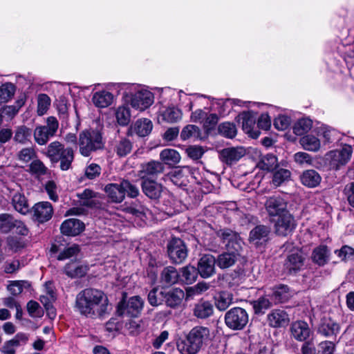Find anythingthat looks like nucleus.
Returning a JSON list of instances; mask_svg holds the SVG:
<instances>
[{"label":"nucleus","mask_w":354,"mask_h":354,"mask_svg":"<svg viewBox=\"0 0 354 354\" xmlns=\"http://www.w3.org/2000/svg\"><path fill=\"white\" fill-rule=\"evenodd\" d=\"M209 329L198 326L193 328L186 336V339L178 344V351L182 354H196L203 343L209 339Z\"/></svg>","instance_id":"obj_2"},{"label":"nucleus","mask_w":354,"mask_h":354,"mask_svg":"<svg viewBox=\"0 0 354 354\" xmlns=\"http://www.w3.org/2000/svg\"><path fill=\"white\" fill-rule=\"evenodd\" d=\"M142 189L144 194L152 199L158 198L162 192V185L153 179L142 180Z\"/></svg>","instance_id":"obj_23"},{"label":"nucleus","mask_w":354,"mask_h":354,"mask_svg":"<svg viewBox=\"0 0 354 354\" xmlns=\"http://www.w3.org/2000/svg\"><path fill=\"white\" fill-rule=\"evenodd\" d=\"M198 274L194 266H187L181 269L180 280L186 283H192L196 281Z\"/></svg>","instance_id":"obj_46"},{"label":"nucleus","mask_w":354,"mask_h":354,"mask_svg":"<svg viewBox=\"0 0 354 354\" xmlns=\"http://www.w3.org/2000/svg\"><path fill=\"white\" fill-rule=\"evenodd\" d=\"M115 117L118 123L121 126L127 125L131 121V113L129 107L119 106L115 111Z\"/></svg>","instance_id":"obj_53"},{"label":"nucleus","mask_w":354,"mask_h":354,"mask_svg":"<svg viewBox=\"0 0 354 354\" xmlns=\"http://www.w3.org/2000/svg\"><path fill=\"white\" fill-rule=\"evenodd\" d=\"M6 243L8 248L15 252L25 247L24 241L21 238L16 236H8Z\"/></svg>","instance_id":"obj_60"},{"label":"nucleus","mask_w":354,"mask_h":354,"mask_svg":"<svg viewBox=\"0 0 354 354\" xmlns=\"http://www.w3.org/2000/svg\"><path fill=\"white\" fill-rule=\"evenodd\" d=\"M218 132L223 137L233 138L236 136L237 130L233 122H225L218 125Z\"/></svg>","instance_id":"obj_50"},{"label":"nucleus","mask_w":354,"mask_h":354,"mask_svg":"<svg viewBox=\"0 0 354 354\" xmlns=\"http://www.w3.org/2000/svg\"><path fill=\"white\" fill-rule=\"evenodd\" d=\"M104 192L113 203H120L125 198L122 181L120 183H110L105 186Z\"/></svg>","instance_id":"obj_21"},{"label":"nucleus","mask_w":354,"mask_h":354,"mask_svg":"<svg viewBox=\"0 0 354 354\" xmlns=\"http://www.w3.org/2000/svg\"><path fill=\"white\" fill-rule=\"evenodd\" d=\"M59 123L55 117H48L46 125L36 127L33 131L35 142L39 145H44L57 131Z\"/></svg>","instance_id":"obj_4"},{"label":"nucleus","mask_w":354,"mask_h":354,"mask_svg":"<svg viewBox=\"0 0 354 354\" xmlns=\"http://www.w3.org/2000/svg\"><path fill=\"white\" fill-rule=\"evenodd\" d=\"M32 130L26 125L15 127L13 140L18 144L26 145L31 141Z\"/></svg>","instance_id":"obj_27"},{"label":"nucleus","mask_w":354,"mask_h":354,"mask_svg":"<svg viewBox=\"0 0 354 354\" xmlns=\"http://www.w3.org/2000/svg\"><path fill=\"white\" fill-rule=\"evenodd\" d=\"M242 120V129L243 131L252 138H257L259 136V131L255 129L256 119L251 112H243L239 115Z\"/></svg>","instance_id":"obj_19"},{"label":"nucleus","mask_w":354,"mask_h":354,"mask_svg":"<svg viewBox=\"0 0 354 354\" xmlns=\"http://www.w3.org/2000/svg\"><path fill=\"white\" fill-rule=\"evenodd\" d=\"M335 253L341 259L342 261H346L352 259L354 257V248L345 245L339 250H336Z\"/></svg>","instance_id":"obj_59"},{"label":"nucleus","mask_w":354,"mask_h":354,"mask_svg":"<svg viewBox=\"0 0 354 354\" xmlns=\"http://www.w3.org/2000/svg\"><path fill=\"white\" fill-rule=\"evenodd\" d=\"M328 257V251L327 247L325 245H320L314 249L313 252V260L319 266L324 265Z\"/></svg>","instance_id":"obj_47"},{"label":"nucleus","mask_w":354,"mask_h":354,"mask_svg":"<svg viewBox=\"0 0 354 354\" xmlns=\"http://www.w3.org/2000/svg\"><path fill=\"white\" fill-rule=\"evenodd\" d=\"M13 230L22 236H27L28 234V229L23 221L15 218L10 214H0V232L8 234Z\"/></svg>","instance_id":"obj_5"},{"label":"nucleus","mask_w":354,"mask_h":354,"mask_svg":"<svg viewBox=\"0 0 354 354\" xmlns=\"http://www.w3.org/2000/svg\"><path fill=\"white\" fill-rule=\"evenodd\" d=\"M12 203L15 209L22 214H26L29 212L28 201L25 196L20 193L13 195Z\"/></svg>","instance_id":"obj_37"},{"label":"nucleus","mask_w":354,"mask_h":354,"mask_svg":"<svg viewBox=\"0 0 354 354\" xmlns=\"http://www.w3.org/2000/svg\"><path fill=\"white\" fill-rule=\"evenodd\" d=\"M274 223V232L278 236H287L290 234L297 226L294 216L289 212H286L272 219Z\"/></svg>","instance_id":"obj_8"},{"label":"nucleus","mask_w":354,"mask_h":354,"mask_svg":"<svg viewBox=\"0 0 354 354\" xmlns=\"http://www.w3.org/2000/svg\"><path fill=\"white\" fill-rule=\"evenodd\" d=\"M45 190L50 200L56 202L58 201L57 187L53 180H48L45 185Z\"/></svg>","instance_id":"obj_62"},{"label":"nucleus","mask_w":354,"mask_h":354,"mask_svg":"<svg viewBox=\"0 0 354 354\" xmlns=\"http://www.w3.org/2000/svg\"><path fill=\"white\" fill-rule=\"evenodd\" d=\"M217 236L229 252H235L239 254L242 250L243 242L236 232L230 229H222L217 232Z\"/></svg>","instance_id":"obj_7"},{"label":"nucleus","mask_w":354,"mask_h":354,"mask_svg":"<svg viewBox=\"0 0 354 354\" xmlns=\"http://www.w3.org/2000/svg\"><path fill=\"white\" fill-rule=\"evenodd\" d=\"M291 122V120L286 115H279L275 118L274 121V127L280 131L286 130L288 128Z\"/></svg>","instance_id":"obj_63"},{"label":"nucleus","mask_w":354,"mask_h":354,"mask_svg":"<svg viewBox=\"0 0 354 354\" xmlns=\"http://www.w3.org/2000/svg\"><path fill=\"white\" fill-rule=\"evenodd\" d=\"M194 315L201 319H205L214 313V308L209 301H201L196 304L194 310Z\"/></svg>","instance_id":"obj_33"},{"label":"nucleus","mask_w":354,"mask_h":354,"mask_svg":"<svg viewBox=\"0 0 354 354\" xmlns=\"http://www.w3.org/2000/svg\"><path fill=\"white\" fill-rule=\"evenodd\" d=\"M144 301L139 296H134L128 300L127 303L120 302L118 305V312L120 315L137 317L142 311Z\"/></svg>","instance_id":"obj_12"},{"label":"nucleus","mask_w":354,"mask_h":354,"mask_svg":"<svg viewBox=\"0 0 354 354\" xmlns=\"http://www.w3.org/2000/svg\"><path fill=\"white\" fill-rule=\"evenodd\" d=\"M225 322L230 329L241 330L248 322V315L245 309L235 307L225 313Z\"/></svg>","instance_id":"obj_6"},{"label":"nucleus","mask_w":354,"mask_h":354,"mask_svg":"<svg viewBox=\"0 0 354 354\" xmlns=\"http://www.w3.org/2000/svg\"><path fill=\"white\" fill-rule=\"evenodd\" d=\"M164 171V166L162 162L156 160H151L143 163L140 166L139 176L142 180L153 179Z\"/></svg>","instance_id":"obj_15"},{"label":"nucleus","mask_w":354,"mask_h":354,"mask_svg":"<svg viewBox=\"0 0 354 354\" xmlns=\"http://www.w3.org/2000/svg\"><path fill=\"white\" fill-rule=\"evenodd\" d=\"M64 148L62 143L55 141L48 145L44 153L52 162H57V158H59V154Z\"/></svg>","instance_id":"obj_38"},{"label":"nucleus","mask_w":354,"mask_h":354,"mask_svg":"<svg viewBox=\"0 0 354 354\" xmlns=\"http://www.w3.org/2000/svg\"><path fill=\"white\" fill-rule=\"evenodd\" d=\"M291 177V172L286 169H279L273 173L272 184L277 187L288 182Z\"/></svg>","instance_id":"obj_43"},{"label":"nucleus","mask_w":354,"mask_h":354,"mask_svg":"<svg viewBox=\"0 0 354 354\" xmlns=\"http://www.w3.org/2000/svg\"><path fill=\"white\" fill-rule=\"evenodd\" d=\"M97 196V193L86 189L82 193L78 194V197L82 200V204L85 206L92 207L95 205L93 198Z\"/></svg>","instance_id":"obj_57"},{"label":"nucleus","mask_w":354,"mask_h":354,"mask_svg":"<svg viewBox=\"0 0 354 354\" xmlns=\"http://www.w3.org/2000/svg\"><path fill=\"white\" fill-rule=\"evenodd\" d=\"M254 312L257 315L264 314L266 310L272 306V303L266 297H261L256 300L251 301Z\"/></svg>","instance_id":"obj_44"},{"label":"nucleus","mask_w":354,"mask_h":354,"mask_svg":"<svg viewBox=\"0 0 354 354\" xmlns=\"http://www.w3.org/2000/svg\"><path fill=\"white\" fill-rule=\"evenodd\" d=\"M299 142L304 149L311 151H318L321 145L319 140L310 134L303 136Z\"/></svg>","instance_id":"obj_39"},{"label":"nucleus","mask_w":354,"mask_h":354,"mask_svg":"<svg viewBox=\"0 0 354 354\" xmlns=\"http://www.w3.org/2000/svg\"><path fill=\"white\" fill-rule=\"evenodd\" d=\"M132 145L127 138L120 139L116 144L115 151L120 156H125L131 151Z\"/></svg>","instance_id":"obj_55"},{"label":"nucleus","mask_w":354,"mask_h":354,"mask_svg":"<svg viewBox=\"0 0 354 354\" xmlns=\"http://www.w3.org/2000/svg\"><path fill=\"white\" fill-rule=\"evenodd\" d=\"M113 95L109 91H102L93 94L92 101L99 108H106L111 104Z\"/></svg>","instance_id":"obj_30"},{"label":"nucleus","mask_w":354,"mask_h":354,"mask_svg":"<svg viewBox=\"0 0 354 354\" xmlns=\"http://www.w3.org/2000/svg\"><path fill=\"white\" fill-rule=\"evenodd\" d=\"M300 179L304 185L308 187H315L319 185L322 178L315 170L309 169L303 172Z\"/></svg>","instance_id":"obj_29"},{"label":"nucleus","mask_w":354,"mask_h":354,"mask_svg":"<svg viewBox=\"0 0 354 354\" xmlns=\"http://www.w3.org/2000/svg\"><path fill=\"white\" fill-rule=\"evenodd\" d=\"M319 354H333L335 344L331 341H324L319 344Z\"/></svg>","instance_id":"obj_64"},{"label":"nucleus","mask_w":354,"mask_h":354,"mask_svg":"<svg viewBox=\"0 0 354 354\" xmlns=\"http://www.w3.org/2000/svg\"><path fill=\"white\" fill-rule=\"evenodd\" d=\"M233 296L227 292H221L215 297V306L221 311L225 310L232 303Z\"/></svg>","instance_id":"obj_42"},{"label":"nucleus","mask_w":354,"mask_h":354,"mask_svg":"<svg viewBox=\"0 0 354 354\" xmlns=\"http://www.w3.org/2000/svg\"><path fill=\"white\" fill-rule=\"evenodd\" d=\"M154 102L153 93L146 88H140L132 94L130 98L131 106L140 111L151 106Z\"/></svg>","instance_id":"obj_11"},{"label":"nucleus","mask_w":354,"mask_h":354,"mask_svg":"<svg viewBox=\"0 0 354 354\" xmlns=\"http://www.w3.org/2000/svg\"><path fill=\"white\" fill-rule=\"evenodd\" d=\"M267 322L272 328H281L288 324L290 318L285 310L274 309L267 315Z\"/></svg>","instance_id":"obj_18"},{"label":"nucleus","mask_w":354,"mask_h":354,"mask_svg":"<svg viewBox=\"0 0 354 354\" xmlns=\"http://www.w3.org/2000/svg\"><path fill=\"white\" fill-rule=\"evenodd\" d=\"M352 153V147L350 145H344L341 149L329 151L326 154V159L329 161L330 167L337 170L348 162Z\"/></svg>","instance_id":"obj_9"},{"label":"nucleus","mask_w":354,"mask_h":354,"mask_svg":"<svg viewBox=\"0 0 354 354\" xmlns=\"http://www.w3.org/2000/svg\"><path fill=\"white\" fill-rule=\"evenodd\" d=\"M216 263V259L212 254H204L198 261L197 270L203 278H208L215 273Z\"/></svg>","instance_id":"obj_16"},{"label":"nucleus","mask_w":354,"mask_h":354,"mask_svg":"<svg viewBox=\"0 0 354 354\" xmlns=\"http://www.w3.org/2000/svg\"><path fill=\"white\" fill-rule=\"evenodd\" d=\"M87 266L80 264L76 261H72L67 263L64 272L71 278H79L84 277L87 272Z\"/></svg>","instance_id":"obj_25"},{"label":"nucleus","mask_w":354,"mask_h":354,"mask_svg":"<svg viewBox=\"0 0 354 354\" xmlns=\"http://www.w3.org/2000/svg\"><path fill=\"white\" fill-rule=\"evenodd\" d=\"M15 86L13 84L8 82L0 86V104L8 102L14 96Z\"/></svg>","instance_id":"obj_48"},{"label":"nucleus","mask_w":354,"mask_h":354,"mask_svg":"<svg viewBox=\"0 0 354 354\" xmlns=\"http://www.w3.org/2000/svg\"><path fill=\"white\" fill-rule=\"evenodd\" d=\"M108 304V298L103 291L88 288L77 295L75 308L80 315L93 318L105 314Z\"/></svg>","instance_id":"obj_1"},{"label":"nucleus","mask_w":354,"mask_h":354,"mask_svg":"<svg viewBox=\"0 0 354 354\" xmlns=\"http://www.w3.org/2000/svg\"><path fill=\"white\" fill-rule=\"evenodd\" d=\"M239 254L235 252H225L219 254L216 259V264L221 269L233 266L238 260Z\"/></svg>","instance_id":"obj_28"},{"label":"nucleus","mask_w":354,"mask_h":354,"mask_svg":"<svg viewBox=\"0 0 354 354\" xmlns=\"http://www.w3.org/2000/svg\"><path fill=\"white\" fill-rule=\"evenodd\" d=\"M313 126V122L308 118L299 120L293 127V132L297 136H302L308 132Z\"/></svg>","instance_id":"obj_49"},{"label":"nucleus","mask_w":354,"mask_h":354,"mask_svg":"<svg viewBox=\"0 0 354 354\" xmlns=\"http://www.w3.org/2000/svg\"><path fill=\"white\" fill-rule=\"evenodd\" d=\"M50 104V99L46 94H39L37 97V113L43 115L48 109Z\"/></svg>","instance_id":"obj_56"},{"label":"nucleus","mask_w":354,"mask_h":354,"mask_svg":"<svg viewBox=\"0 0 354 354\" xmlns=\"http://www.w3.org/2000/svg\"><path fill=\"white\" fill-rule=\"evenodd\" d=\"M245 154L243 147H228L222 149L219 153L220 160L227 165L239 161Z\"/></svg>","instance_id":"obj_17"},{"label":"nucleus","mask_w":354,"mask_h":354,"mask_svg":"<svg viewBox=\"0 0 354 354\" xmlns=\"http://www.w3.org/2000/svg\"><path fill=\"white\" fill-rule=\"evenodd\" d=\"M218 282L223 288H234L241 282V277L236 272L219 274Z\"/></svg>","instance_id":"obj_26"},{"label":"nucleus","mask_w":354,"mask_h":354,"mask_svg":"<svg viewBox=\"0 0 354 354\" xmlns=\"http://www.w3.org/2000/svg\"><path fill=\"white\" fill-rule=\"evenodd\" d=\"M16 157L18 161L26 164L37 158V154L34 147H24L17 153Z\"/></svg>","instance_id":"obj_45"},{"label":"nucleus","mask_w":354,"mask_h":354,"mask_svg":"<svg viewBox=\"0 0 354 354\" xmlns=\"http://www.w3.org/2000/svg\"><path fill=\"white\" fill-rule=\"evenodd\" d=\"M264 207L268 215L273 219L288 212V202L280 196L268 197L265 201Z\"/></svg>","instance_id":"obj_10"},{"label":"nucleus","mask_w":354,"mask_h":354,"mask_svg":"<svg viewBox=\"0 0 354 354\" xmlns=\"http://www.w3.org/2000/svg\"><path fill=\"white\" fill-rule=\"evenodd\" d=\"M257 166L262 170L272 171L278 166L277 158L268 153L261 158Z\"/></svg>","instance_id":"obj_40"},{"label":"nucleus","mask_w":354,"mask_h":354,"mask_svg":"<svg viewBox=\"0 0 354 354\" xmlns=\"http://www.w3.org/2000/svg\"><path fill=\"white\" fill-rule=\"evenodd\" d=\"M176 111L174 106H163L160 109L158 115L159 123H173L176 122Z\"/></svg>","instance_id":"obj_35"},{"label":"nucleus","mask_w":354,"mask_h":354,"mask_svg":"<svg viewBox=\"0 0 354 354\" xmlns=\"http://www.w3.org/2000/svg\"><path fill=\"white\" fill-rule=\"evenodd\" d=\"M270 232L269 227L259 225L253 228L250 233V240L251 241H266Z\"/></svg>","instance_id":"obj_34"},{"label":"nucleus","mask_w":354,"mask_h":354,"mask_svg":"<svg viewBox=\"0 0 354 354\" xmlns=\"http://www.w3.org/2000/svg\"><path fill=\"white\" fill-rule=\"evenodd\" d=\"M290 336L298 342H308V339L313 334L308 324L304 321L293 322L290 327Z\"/></svg>","instance_id":"obj_14"},{"label":"nucleus","mask_w":354,"mask_h":354,"mask_svg":"<svg viewBox=\"0 0 354 354\" xmlns=\"http://www.w3.org/2000/svg\"><path fill=\"white\" fill-rule=\"evenodd\" d=\"M80 252V248L77 245L73 244L61 251L57 256L59 261H64L67 259L76 256Z\"/></svg>","instance_id":"obj_58"},{"label":"nucleus","mask_w":354,"mask_h":354,"mask_svg":"<svg viewBox=\"0 0 354 354\" xmlns=\"http://www.w3.org/2000/svg\"><path fill=\"white\" fill-rule=\"evenodd\" d=\"M74 159V151L71 148H64L59 154V158L57 162L60 161V168L63 171L68 170Z\"/></svg>","instance_id":"obj_41"},{"label":"nucleus","mask_w":354,"mask_h":354,"mask_svg":"<svg viewBox=\"0 0 354 354\" xmlns=\"http://www.w3.org/2000/svg\"><path fill=\"white\" fill-rule=\"evenodd\" d=\"M339 331V324L330 319L324 321L318 328V333L326 337L336 336Z\"/></svg>","instance_id":"obj_32"},{"label":"nucleus","mask_w":354,"mask_h":354,"mask_svg":"<svg viewBox=\"0 0 354 354\" xmlns=\"http://www.w3.org/2000/svg\"><path fill=\"white\" fill-rule=\"evenodd\" d=\"M32 218L43 223L48 221L53 216V207L50 203L48 201H42L37 203L32 207Z\"/></svg>","instance_id":"obj_13"},{"label":"nucleus","mask_w":354,"mask_h":354,"mask_svg":"<svg viewBox=\"0 0 354 354\" xmlns=\"http://www.w3.org/2000/svg\"><path fill=\"white\" fill-rule=\"evenodd\" d=\"M161 279L166 286H171L177 282V270L173 266L166 267L162 272Z\"/></svg>","instance_id":"obj_52"},{"label":"nucleus","mask_w":354,"mask_h":354,"mask_svg":"<svg viewBox=\"0 0 354 354\" xmlns=\"http://www.w3.org/2000/svg\"><path fill=\"white\" fill-rule=\"evenodd\" d=\"M304 264V258L301 253L295 252L290 254L284 263L286 269L289 273H295L300 270Z\"/></svg>","instance_id":"obj_22"},{"label":"nucleus","mask_w":354,"mask_h":354,"mask_svg":"<svg viewBox=\"0 0 354 354\" xmlns=\"http://www.w3.org/2000/svg\"><path fill=\"white\" fill-rule=\"evenodd\" d=\"M268 296L277 304L284 303L291 297L289 288L286 285L279 284L272 288Z\"/></svg>","instance_id":"obj_24"},{"label":"nucleus","mask_w":354,"mask_h":354,"mask_svg":"<svg viewBox=\"0 0 354 354\" xmlns=\"http://www.w3.org/2000/svg\"><path fill=\"white\" fill-rule=\"evenodd\" d=\"M27 171L33 175L42 176L46 174L48 168L37 157L30 163Z\"/></svg>","instance_id":"obj_54"},{"label":"nucleus","mask_w":354,"mask_h":354,"mask_svg":"<svg viewBox=\"0 0 354 354\" xmlns=\"http://www.w3.org/2000/svg\"><path fill=\"white\" fill-rule=\"evenodd\" d=\"M180 137L183 140L189 138L199 139L203 138L200 129L193 124H188L181 131Z\"/></svg>","instance_id":"obj_51"},{"label":"nucleus","mask_w":354,"mask_h":354,"mask_svg":"<svg viewBox=\"0 0 354 354\" xmlns=\"http://www.w3.org/2000/svg\"><path fill=\"white\" fill-rule=\"evenodd\" d=\"M153 129L152 122L147 118L137 120L132 127V131L140 137L148 136Z\"/></svg>","instance_id":"obj_31"},{"label":"nucleus","mask_w":354,"mask_h":354,"mask_svg":"<svg viewBox=\"0 0 354 354\" xmlns=\"http://www.w3.org/2000/svg\"><path fill=\"white\" fill-rule=\"evenodd\" d=\"M102 133L98 130L84 131L79 136L80 152L84 156L104 148Z\"/></svg>","instance_id":"obj_3"},{"label":"nucleus","mask_w":354,"mask_h":354,"mask_svg":"<svg viewBox=\"0 0 354 354\" xmlns=\"http://www.w3.org/2000/svg\"><path fill=\"white\" fill-rule=\"evenodd\" d=\"M160 159L169 167L176 168L177 166V151L173 149H165L160 153Z\"/></svg>","instance_id":"obj_36"},{"label":"nucleus","mask_w":354,"mask_h":354,"mask_svg":"<svg viewBox=\"0 0 354 354\" xmlns=\"http://www.w3.org/2000/svg\"><path fill=\"white\" fill-rule=\"evenodd\" d=\"M218 117L216 113H212L208 116L206 115L203 123V128L207 133H209L211 130L214 129L215 126L218 123Z\"/></svg>","instance_id":"obj_61"},{"label":"nucleus","mask_w":354,"mask_h":354,"mask_svg":"<svg viewBox=\"0 0 354 354\" xmlns=\"http://www.w3.org/2000/svg\"><path fill=\"white\" fill-rule=\"evenodd\" d=\"M84 229V224L76 218H69L64 221L60 227L61 232L67 236H76Z\"/></svg>","instance_id":"obj_20"}]
</instances>
